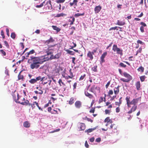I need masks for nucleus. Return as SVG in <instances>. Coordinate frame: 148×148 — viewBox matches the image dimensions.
Masks as SVG:
<instances>
[{
    "instance_id": "f257e3e1",
    "label": "nucleus",
    "mask_w": 148,
    "mask_h": 148,
    "mask_svg": "<svg viewBox=\"0 0 148 148\" xmlns=\"http://www.w3.org/2000/svg\"><path fill=\"white\" fill-rule=\"evenodd\" d=\"M53 55H51L50 58L48 57L47 55L38 57L31 56L27 60V63L31 64L30 68L32 69H37L40 66V65L42 64L44 62L49 60V59L52 60L54 58Z\"/></svg>"
},
{
    "instance_id": "f03ea898",
    "label": "nucleus",
    "mask_w": 148,
    "mask_h": 148,
    "mask_svg": "<svg viewBox=\"0 0 148 148\" xmlns=\"http://www.w3.org/2000/svg\"><path fill=\"white\" fill-rule=\"evenodd\" d=\"M112 49L114 52H116L117 54H120L121 56L123 55V50L118 48L116 45H113Z\"/></svg>"
},
{
    "instance_id": "7ed1b4c3",
    "label": "nucleus",
    "mask_w": 148,
    "mask_h": 148,
    "mask_svg": "<svg viewBox=\"0 0 148 148\" xmlns=\"http://www.w3.org/2000/svg\"><path fill=\"white\" fill-rule=\"evenodd\" d=\"M55 46V45H52L49 46L47 50L46 51V52L47 53V55H51L53 54V50L51 48V47H53Z\"/></svg>"
},
{
    "instance_id": "20e7f679",
    "label": "nucleus",
    "mask_w": 148,
    "mask_h": 148,
    "mask_svg": "<svg viewBox=\"0 0 148 148\" xmlns=\"http://www.w3.org/2000/svg\"><path fill=\"white\" fill-rule=\"evenodd\" d=\"M45 6L46 9L48 10H52V7L51 4V1H47Z\"/></svg>"
},
{
    "instance_id": "39448f33",
    "label": "nucleus",
    "mask_w": 148,
    "mask_h": 148,
    "mask_svg": "<svg viewBox=\"0 0 148 148\" xmlns=\"http://www.w3.org/2000/svg\"><path fill=\"white\" fill-rule=\"evenodd\" d=\"M107 54V53L106 52H104L103 54L101 55V57H100V63L101 64L104 62H105V60H104V58L106 56Z\"/></svg>"
},
{
    "instance_id": "423d86ee",
    "label": "nucleus",
    "mask_w": 148,
    "mask_h": 148,
    "mask_svg": "<svg viewBox=\"0 0 148 148\" xmlns=\"http://www.w3.org/2000/svg\"><path fill=\"white\" fill-rule=\"evenodd\" d=\"M117 126L115 124H111L110 125V128L112 130L113 133L116 132L117 131Z\"/></svg>"
},
{
    "instance_id": "0eeeda50",
    "label": "nucleus",
    "mask_w": 148,
    "mask_h": 148,
    "mask_svg": "<svg viewBox=\"0 0 148 148\" xmlns=\"http://www.w3.org/2000/svg\"><path fill=\"white\" fill-rule=\"evenodd\" d=\"M75 105L77 108L79 109L82 106V103L80 101H77L75 102Z\"/></svg>"
},
{
    "instance_id": "6e6552de",
    "label": "nucleus",
    "mask_w": 148,
    "mask_h": 148,
    "mask_svg": "<svg viewBox=\"0 0 148 148\" xmlns=\"http://www.w3.org/2000/svg\"><path fill=\"white\" fill-rule=\"evenodd\" d=\"M140 24L142 25L140 27V30L141 32L142 33H143L144 32V27L147 26L146 24L143 22H141L140 23Z\"/></svg>"
},
{
    "instance_id": "1a4fd4ad",
    "label": "nucleus",
    "mask_w": 148,
    "mask_h": 148,
    "mask_svg": "<svg viewBox=\"0 0 148 148\" xmlns=\"http://www.w3.org/2000/svg\"><path fill=\"white\" fill-rule=\"evenodd\" d=\"M55 41V40L53 38L51 37L49 39L46 40L45 42V43L47 45H49L50 43Z\"/></svg>"
},
{
    "instance_id": "9d476101",
    "label": "nucleus",
    "mask_w": 148,
    "mask_h": 148,
    "mask_svg": "<svg viewBox=\"0 0 148 148\" xmlns=\"http://www.w3.org/2000/svg\"><path fill=\"white\" fill-rule=\"evenodd\" d=\"M139 99V98H138L136 99H134L131 101H130V102L131 103V104L133 105L134 106L136 105V103H138Z\"/></svg>"
},
{
    "instance_id": "9b49d317",
    "label": "nucleus",
    "mask_w": 148,
    "mask_h": 148,
    "mask_svg": "<svg viewBox=\"0 0 148 148\" xmlns=\"http://www.w3.org/2000/svg\"><path fill=\"white\" fill-rule=\"evenodd\" d=\"M101 7L100 5L96 6L94 9L95 13H98L101 10Z\"/></svg>"
},
{
    "instance_id": "f8f14e48",
    "label": "nucleus",
    "mask_w": 148,
    "mask_h": 148,
    "mask_svg": "<svg viewBox=\"0 0 148 148\" xmlns=\"http://www.w3.org/2000/svg\"><path fill=\"white\" fill-rule=\"evenodd\" d=\"M18 103H20L21 105L24 106L28 105L29 106H30V103H29V101L27 100H26V101H25L24 102H21L20 101H19L18 102Z\"/></svg>"
},
{
    "instance_id": "ddd939ff",
    "label": "nucleus",
    "mask_w": 148,
    "mask_h": 148,
    "mask_svg": "<svg viewBox=\"0 0 148 148\" xmlns=\"http://www.w3.org/2000/svg\"><path fill=\"white\" fill-rule=\"evenodd\" d=\"M19 95L17 93V98L16 99V95L14 94H13L12 95V97L14 100V101L17 103H18V102L19 101H18V100L19 99Z\"/></svg>"
},
{
    "instance_id": "4468645a",
    "label": "nucleus",
    "mask_w": 148,
    "mask_h": 148,
    "mask_svg": "<svg viewBox=\"0 0 148 148\" xmlns=\"http://www.w3.org/2000/svg\"><path fill=\"white\" fill-rule=\"evenodd\" d=\"M130 97H127L125 98L127 106L129 108H130L131 107L130 105H132L131 103L130 102Z\"/></svg>"
},
{
    "instance_id": "2eb2a0df",
    "label": "nucleus",
    "mask_w": 148,
    "mask_h": 148,
    "mask_svg": "<svg viewBox=\"0 0 148 148\" xmlns=\"http://www.w3.org/2000/svg\"><path fill=\"white\" fill-rule=\"evenodd\" d=\"M123 75L125 77L127 78V79L130 80L132 79V76L126 72H124L123 73Z\"/></svg>"
},
{
    "instance_id": "dca6fc26",
    "label": "nucleus",
    "mask_w": 148,
    "mask_h": 148,
    "mask_svg": "<svg viewBox=\"0 0 148 148\" xmlns=\"http://www.w3.org/2000/svg\"><path fill=\"white\" fill-rule=\"evenodd\" d=\"M35 53V51L34 49H32L29 52H27L25 53V55L26 57H28L29 55L33 54Z\"/></svg>"
},
{
    "instance_id": "f3484780",
    "label": "nucleus",
    "mask_w": 148,
    "mask_h": 148,
    "mask_svg": "<svg viewBox=\"0 0 148 148\" xmlns=\"http://www.w3.org/2000/svg\"><path fill=\"white\" fill-rule=\"evenodd\" d=\"M104 121L105 123H109L111 124H112V119H110L109 117H106L104 120Z\"/></svg>"
},
{
    "instance_id": "a211bd4d",
    "label": "nucleus",
    "mask_w": 148,
    "mask_h": 148,
    "mask_svg": "<svg viewBox=\"0 0 148 148\" xmlns=\"http://www.w3.org/2000/svg\"><path fill=\"white\" fill-rule=\"evenodd\" d=\"M86 128V126L84 123H81L79 125L80 130H84Z\"/></svg>"
},
{
    "instance_id": "6ab92c4d",
    "label": "nucleus",
    "mask_w": 148,
    "mask_h": 148,
    "mask_svg": "<svg viewBox=\"0 0 148 148\" xmlns=\"http://www.w3.org/2000/svg\"><path fill=\"white\" fill-rule=\"evenodd\" d=\"M78 0H73V2H70L69 3L70 5L72 6L74 5L75 6H77V3L78 2Z\"/></svg>"
},
{
    "instance_id": "aec40b11",
    "label": "nucleus",
    "mask_w": 148,
    "mask_h": 148,
    "mask_svg": "<svg viewBox=\"0 0 148 148\" xmlns=\"http://www.w3.org/2000/svg\"><path fill=\"white\" fill-rule=\"evenodd\" d=\"M84 94L86 97H89L90 99H92L93 97V95L89 93L87 91H85L84 92Z\"/></svg>"
},
{
    "instance_id": "412c9836",
    "label": "nucleus",
    "mask_w": 148,
    "mask_h": 148,
    "mask_svg": "<svg viewBox=\"0 0 148 148\" xmlns=\"http://www.w3.org/2000/svg\"><path fill=\"white\" fill-rule=\"evenodd\" d=\"M135 86L137 90H140V84L139 81L137 82L136 83Z\"/></svg>"
},
{
    "instance_id": "4be33fe9",
    "label": "nucleus",
    "mask_w": 148,
    "mask_h": 148,
    "mask_svg": "<svg viewBox=\"0 0 148 148\" xmlns=\"http://www.w3.org/2000/svg\"><path fill=\"white\" fill-rule=\"evenodd\" d=\"M22 71H21L18 74V80H21L22 81H23L24 79V76L23 75H22L21 74V72Z\"/></svg>"
},
{
    "instance_id": "5701e85b",
    "label": "nucleus",
    "mask_w": 148,
    "mask_h": 148,
    "mask_svg": "<svg viewBox=\"0 0 148 148\" xmlns=\"http://www.w3.org/2000/svg\"><path fill=\"white\" fill-rule=\"evenodd\" d=\"M23 125L25 127L28 128L30 127V124L28 121H26L24 122Z\"/></svg>"
},
{
    "instance_id": "b1692460",
    "label": "nucleus",
    "mask_w": 148,
    "mask_h": 148,
    "mask_svg": "<svg viewBox=\"0 0 148 148\" xmlns=\"http://www.w3.org/2000/svg\"><path fill=\"white\" fill-rule=\"evenodd\" d=\"M87 57L89 58L90 60H92L93 59V55L91 53V52L90 51H88L87 54Z\"/></svg>"
},
{
    "instance_id": "393cba45",
    "label": "nucleus",
    "mask_w": 148,
    "mask_h": 148,
    "mask_svg": "<svg viewBox=\"0 0 148 148\" xmlns=\"http://www.w3.org/2000/svg\"><path fill=\"white\" fill-rule=\"evenodd\" d=\"M120 86H118L117 87H115L114 90V92L115 94H118L119 92V88Z\"/></svg>"
},
{
    "instance_id": "a878e982",
    "label": "nucleus",
    "mask_w": 148,
    "mask_h": 148,
    "mask_svg": "<svg viewBox=\"0 0 148 148\" xmlns=\"http://www.w3.org/2000/svg\"><path fill=\"white\" fill-rule=\"evenodd\" d=\"M125 24V22L124 21H121L120 20H118L116 25H119L122 26L124 25Z\"/></svg>"
},
{
    "instance_id": "bb28decb",
    "label": "nucleus",
    "mask_w": 148,
    "mask_h": 148,
    "mask_svg": "<svg viewBox=\"0 0 148 148\" xmlns=\"http://www.w3.org/2000/svg\"><path fill=\"white\" fill-rule=\"evenodd\" d=\"M74 101L75 99L73 97H71L70 99V100L69 101V103L70 105H72L74 103Z\"/></svg>"
},
{
    "instance_id": "cd10ccee",
    "label": "nucleus",
    "mask_w": 148,
    "mask_h": 148,
    "mask_svg": "<svg viewBox=\"0 0 148 148\" xmlns=\"http://www.w3.org/2000/svg\"><path fill=\"white\" fill-rule=\"evenodd\" d=\"M52 28H53V29L54 30L56 31L57 32H59L61 30V29L60 28L57 27L56 26L53 25V26H52Z\"/></svg>"
},
{
    "instance_id": "c85d7f7f",
    "label": "nucleus",
    "mask_w": 148,
    "mask_h": 148,
    "mask_svg": "<svg viewBox=\"0 0 148 148\" xmlns=\"http://www.w3.org/2000/svg\"><path fill=\"white\" fill-rule=\"evenodd\" d=\"M97 87L95 86V85H94L90 88V91L91 92H93L95 90L97 89Z\"/></svg>"
},
{
    "instance_id": "c756f323",
    "label": "nucleus",
    "mask_w": 148,
    "mask_h": 148,
    "mask_svg": "<svg viewBox=\"0 0 148 148\" xmlns=\"http://www.w3.org/2000/svg\"><path fill=\"white\" fill-rule=\"evenodd\" d=\"M96 129V127H94L93 128L89 129L88 130H86L85 131V132L90 133L92 132L94 130Z\"/></svg>"
},
{
    "instance_id": "7c9ffc66",
    "label": "nucleus",
    "mask_w": 148,
    "mask_h": 148,
    "mask_svg": "<svg viewBox=\"0 0 148 148\" xmlns=\"http://www.w3.org/2000/svg\"><path fill=\"white\" fill-rule=\"evenodd\" d=\"M84 14H85L84 12H83V13H82V14H80L79 13H77V14H75L74 16L76 18H77L80 16H84Z\"/></svg>"
},
{
    "instance_id": "2f4dec72",
    "label": "nucleus",
    "mask_w": 148,
    "mask_h": 148,
    "mask_svg": "<svg viewBox=\"0 0 148 148\" xmlns=\"http://www.w3.org/2000/svg\"><path fill=\"white\" fill-rule=\"evenodd\" d=\"M69 54L72 55H74L75 54V53L73 51H70L68 49L65 50Z\"/></svg>"
},
{
    "instance_id": "473e14b6",
    "label": "nucleus",
    "mask_w": 148,
    "mask_h": 148,
    "mask_svg": "<svg viewBox=\"0 0 148 148\" xmlns=\"http://www.w3.org/2000/svg\"><path fill=\"white\" fill-rule=\"evenodd\" d=\"M29 82L32 84H34L36 83L37 82V81L36 79H31L29 81Z\"/></svg>"
},
{
    "instance_id": "72a5a7b5",
    "label": "nucleus",
    "mask_w": 148,
    "mask_h": 148,
    "mask_svg": "<svg viewBox=\"0 0 148 148\" xmlns=\"http://www.w3.org/2000/svg\"><path fill=\"white\" fill-rule=\"evenodd\" d=\"M144 67L141 66L138 69V70L139 71L143 72L144 71Z\"/></svg>"
},
{
    "instance_id": "f704fd0d",
    "label": "nucleus",
    "mask_w": 148,
    "mask_h": 148,
    "mask_svg": "<svg viewBox=\"0 0 148 148\" xmlns=\"http://www.w3.org/2000/svg\"><path fill=\"white\" fill-rule=\"evenodd\" d=\"M66 15L63 13H61L60 14H57L56 17H59L60 16H65Z\"/></svg>"
},
{
    "instance_id": "c9c22d12",
    "label": "nucleus",
    "mask_w": 148,
    "mask_h": 148,
    "mask_svg": "<svg viewBox=\"0 0 148 148\" xmlns=\"http://www.w3.org/2000/svg\"><path fill=\"white\" fill-rule=\"evenodd\" d=\"M58 82L60 86H61V83L63 85L65 86V84L62 82V80L61 79H59L58 81Z\"/></svg>"
},
{
    "instance_id": "e433bc0d",
    "label": "nucleus",
    "mask_w": 148,
    "mask_h": 148,
    "mask_svg": "<svg viewBox=\"0 0 148 148\" xmlns=\"http://www.w3.org/2000/svg\"><path fill=\"white\" fill-rule=\"evenodd\" d=\"M86 75L85 74H84L83 75H82L79 79V80H83L85 77Z\"/></svg>"
},
{
    "instance_id": "4c0bfd02",
    "label": "nucleus",
    "mask_w": 148,
    "mask_h": 148,
    "mask_svg": "<svg viewBox=\"0 0 148 148\" xmlns=\"http://www.w3.org/2000/svg\"><path fill=\"white\" fill-rule=\"evenodd\" d=\"M16 35L14 32H12L11 35V37L13 39H14L16 37Z\"/></svg>"
},
{
    "instance_id": "58836bf2",
    "label": "nucleus",
    "mask_w": 148,
    "mask_h": 148,
    "mask_svg": "<svg viewBox=\"0 0 148 148\" xmlns=\"http://www.w3.org/2000/svg\"><path fill=\"white\" fill-rule=\"evenodd\" d=\"M97 66L96 65L92 68V70L94 72L97 71Z\"/></svg>"
},
{
    "instance_id": "ea45409f",
    "label": "nucleus",
    "mask_w": 148,
    "mask_h": 148,
    "mask_svg": "<svg viewBox=\"0 0 148 148\" xmlns=\"http://www.w3.org/2000/svg\"><path fill=\"white\" fill-rule=\"evenodd\" d=\"M120 80L123 81V82H129L130 81V80L128 79H125L124 78H121L120 79Z\"/></svg>"
},
{
    "instance_id": "a19ab883",
    "label": "nucleus",
    "mask_w": 148,
    "mask_h": 148,
    "mask_svg": "<svg viewBox=\"0 0 148 148\" xmlns=\"http://www.w3.org/2000/svg\"><path fill=\"white\" fill-rule=\"evenodd\" d=\"M137 108V106L136 105H134L131 108L133 112L135 111L136 110Z\"/></svg>"
},
{
    "instance_id": "79ce46f5",
    "label": "nucleus",
    "mask_w": 148,
    "mask_h": 148,
    "mask_svg": "<svg viewBox=\"0 0 148 148\" xmlns=\"http://www.w3.org/2000/svg\"><path fill=\"white\" fill-rule=\"evenodd\" d=\"M146 77L145 75L142 76L140 77V80L142 82H143L145 81Z\"/></svg>"
},
{
    "instance_id": "37998d69",
    "label": "nucleus",
    "mask_w": 148,
    "mask_h": 148,
    "mask_svg": "<svg viewBox=\"0 0 148 148\" xmlns=\"http://www.w3.org/2000/svg\"><path fill=\"white\" fill-rule=\"evenodd\" d=\"M35 103H36V101H34L33 102L32 104H31L30 103V106H31V107L33 109L34 108H35V105H36V104Z\"/></svg>"
},
{
    "instance_id": "c03bdc74",
    "label": "nucleus",
    "mask_w": 148,
    "mask_h": 148,
    "mask_svg": "<svg viewBox=\"0 0 148 148\" xmlns=\"http://www.w3.org/2000/svg\"><path fill=\"white\" fill-rule=\"evenodd\" d=\"M4 42L6 47L7 48H9V45L8 44V42L5 40H4Z\"/></svg>"
},
{
    "instance_id": "a18cd8bd",
    "label": "nucleus",
    "mask_w": 148,
    "mask_h": 148,
    "mask_svg": "<svg viewBox=\"0 0 148 148\" xmlns=\"http://www.w3.org/2000/svg\"><path fill=\"white\" fill-rule=\"evenodd\" d=\"M119 66H121V67H123L124 68H125L126 66V65L124 64L122 62H121L119 64Z\"/></svg>"
},
{
    "instance_id": "49530a36",
    "label": "nucleus",
    "mask_w": 148,
    "mask_h": 148,
    "mask_svg": "<svg viewBox=\"0 0 148 148\" xmlns=\"http://www.w3.org/2000/svg\"><path fill=\"white\" fill-rule=\"evenodd\" d=\"M105 114H110V113L111 111L109 110L106 109L105 110Z\"/></svg>"
},
{
    "instance_id": "de8ad7c7",
    "label": "nucleus",
    "mask_w": 148,
    "mask_h": 148,
    "mask_svg": "<svg viewBox=\"0 0 148 148\" xmlns=\"http://www.w3.org/2000/svg\"><path fill=\"white\" fill-rule=\"evenodd\" d=\"M0 51L1 52V53L3 54V56H5L6 55V53L3 50V49H1L0 50Z\"/></svg>"
},
{
    "instance_id": "09e8293b",
    "label": "nucleus",
    "mask_w": 148,
    "mask_h": 148,
    "mask_svg": "<svg viewBox=\"0 0 148 148\" xmlns=\"http://www.w3.org/2000/svg\"><path fill=\"white\" fill-rule=\"evenodd\" d=\"M45 3V1H44L42 3H41L40 5H36V8H40L43 6L44 5L43 3Z\"/></svg>"
},
{
    "instance_id": "8fccbe9b",
    "label": "nucleus",
    "mask_w": 148,
    "mask_h": 148,
    "mask_svg": "<svg viewBox=\"0 0 148 148\" xmlns=\"http://www.w3.org/2000/svg\"><path fill=\"white\" fill-rule=\"evenodd\" d=\"M137 43L138 44H140L142 45H143L144 44V43L141 40H137Z\"/></svg>"
},
{
    "instance_id": "3c124183",
    "label": "nucleus",
    "mask_w": 148,
    "mask_h": 148,
    "mask_svg": "<svg viewBox=\"0 0 148 148\" xmlns=\"http://www.w3.org/2000/svg\"><path fill=\"white\" fill-rule=\"evenodd\" d=\"M35 103L36 104V105L38 107L39 109L41 110L42 111L43 109L39 106L38 103L36 102V103Z\"/></svg>"
},
{
    "instance_id": "603ef678",
    "label": "nucleus",
    "mask_w": 148,
    "mask_h": 148,
    "mask_svg": "<svg viewBox=\"0 0 148 148\" xmlns=\"http://www.w3.org/2000/svg\"><path fill=\"white\" fill-rule=\"evenodd\" d=\"M60 70V68H56L55 69V71L56 73H59Z\"/></svg>"
},
{
    "instance_id": "864d4df0",
    "label": "nucleus",
    "mask_w": 148,
    "mask_h": 148,
    "mask_svg": "<svg viewBox=\"0 0 148 148\" xmlns=\"http://www.w3.org/2000/svg\"><path fill=\"white\" fill-rule=\"evenodd\" d=\"M117 26H116V27H112L110 28V29L109 30L110 31V30H115V29H116L117 30H118V29H117Z\"/></svg>"
},
{
    "instance_id": "5fc2aeb1",
    "label": "nucleus",
    "mask_w": 148,
    "mask_h": 148,
    "mask_svg": "<svg viewBox=\"0 0 148 148\" xmlns=\"http://www.w3.org/2000/svg\"><path fill=\"white\" fill-rule=\"evenodd\" d=\"M121 103H121L119 101V102H115V105L116 106H118V107H119Z\"/></svg>"
},
{
    "instance_id": "6e6d98bb",
    "label": "nucleus",
    "mask_w": 148,
    "mask_h": 148,
    "mask_svg": "<svg viewBox=\"0 0 148 148\" xmlns=\"http://www.w3.org/2000/svg\"><path fill=\"white\" fill-rule=\"evenodd\" d=\"M1 35L2 36V38H5V36L4 34V32L2 30L1 31Z\"/></svg>"
},
{
    "instance_id": "4d7b16f0",
    "label": "nucleus",
    "mask_w": 148,
    "mask_h": 148,
    "mask_svg": "<svg viewBox=\"0 0 148 148\" xmlns=\"http://www.w3.org/2000/svg\"><path fill=\"white\" fill-rule=\"evenodd\" d=\"M41 81H42V82L45 80H46L47 79V77H41Z\"/></svg>"
},
{
    "instance_id": "13d9d810",
    "label": "nucleus",
    "mask_w": 148,
    "mask_h": 148,
    "mask_svg": "<svg viewBox=\"0 0 148 148\" xmlns=\"http://www.w3.org/2000/svg\"><path fill=\"white\" fill-rule=\"evenodd\" d=\"M103 101V98L102 97H101L99 100V103L102 102Z\"/></svg>"
},
{
    "instance_id": "bf43d9fd",
    "label": "nucleus",
    "mask_w": 148,
    "mask_h": 148,
    "mask_svg": "<svg viewBox=\"0 0 148 148\" xmlns=\"http://www.w3.org/2000/svg\"><path fill=\"white\" fill-rule=\"evenodd\" d=\"M65 0H58L57 2L58 3H62L64 2Z\"/></svg>"
},
{
    "instance_id": "052dcab7",
    "label": "nucleus",
    "mask_w": 148,
    "mask_h": 148,
    "mask_svg": "<svg viewBox=\"0 0 148 148\" xmlns=\"http://www.w3.org/2000/svg\"><path fill=\"white\" fill-rule=\"evenodd\" d=\"M41 77L40 76H39L38 77H37L36 78V81H37L40 80V81H41Z\"/></svg>"
},
{
    "instance_id": "680f3d73",
    "label": "nucleus",
    "mask_w": 148,
    "mask_h": 148,
    "mask_svg": "<svg viewBox=\"0 0 148 148\" xmlns=\"http://www.w3.org/2000/svg\"><path fill=\"white\" fill-rule=\"evenodd\" d=\"M85 146L87 148H88L89 147V146L88 143H87V141H86L85 142Z\"/></svg>"
},
{
    "instance_id": "e2e57ef3",
    "label": "nucleus",
    "mask_w": 148,
    "mask_h": 148,
    "mask_svg": "<svg viewBox=\"0 0 148 148\" xmlns=\"http://www.w3.org/2000/svg\"><path fill=\"white\" fill-rule=\"evenodd\" d=\"M113 92L112 90H110L108 92V94L109 95H112L113 94Z\"/></svg>"
},
{
    "instance_id": "0e129e2a",
    "label": "nucleus",
    "mask_w": 148,
    "mask_h": 148,
    "mask_svg": "<svg viewBox=\"0 0 148 148\" xmlns=\"http://www.w3.org/2000/svg\"><path fill=\"white\" fill-rule=\"evenodd\" d=\"M120 111V108L119 107H117L116 109V112L117 113L119 112Z\"/></svg>"
},
{
    "instance_id": "69168bd1",
    "label": "nucleus",
    "mask_w": 148,
    "mask_h": 148,
    "mask_svg": "<svg viewBox=\"0 0 148 148\" xmlns=\"http://www.w3.org/2000/svg\"><path fill=\"white\" fill-rule=\"evenodd\" d=\"M6 33H7V35L8 36H10V35H9V29L8 28H6Z\"/></svg>"
},
{
    "instance_id": "338daca9",
    "label": "nucleus",
    "mask_w": 148,
    "mask_h": 148,
    "mask_svg": "<svg viewBox=\"0 0 148 148\" xmlns=\"http://www.w3.org/2000/svg\"><path fill=\"white\" fill-rule=\"evenodd\" d=\"M95 111V108H92L91 109L90 111L89 112L90 113H94Z\"/></svg>"
},
{
    "instance_id": "774afa93",
    "label": "nucleus",
    "mask_w": 148,
    "mask_h": 148,
    "mask_svg": "<svg viewBox=\"0 0 148 148\" xmlns=\"http://www.w3.org/2000/svg\"><path fill=\"white\" fill-rule=\"evenodd\" d=\"M110 84V81H109L106 85V88H107Z\"/></svg>"
}]
</instances>
